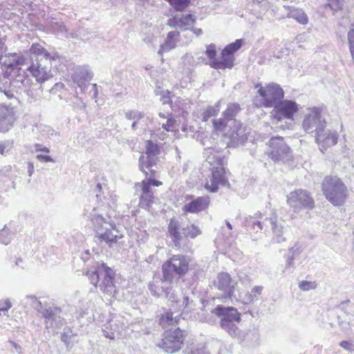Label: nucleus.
Here are the masks:
<instances>
[{"label":"nucleus","instance_id":"f257e3e1","mask_svg":"<svg viewBox=\"0 0 354 354\" xmlns=\"http://www.w3.org/2000/svg\"><path fill=\"white\" fill-rule=\"evenodd\" d=\"M93 270H88L86 275L91 283L97 288V284L100 290L107 296L113 297L117 292L113 269L104 262H96Z\"/></svg>","mask_w":354,"mask_h":354},{"label":"nucleus","instance_id":"f03ea898","mask_svg":"<svg viewBox=\"0 0 354 354\" xmlns=\"http://www.w3.org/2000/svg\"><path fill=\"white\" fill-rule=\"evenodd\" d=\"M167 228L169 237L174 246L183 250L189 248V238L194 239L202 233L198 226L194 224L185 225L174 218L169 221Z\"/></svg>","mask_w":354,"mask_h":354},{"label":"nucleus","instance_id":"7ed1b4c3","mask_svg":"<svg viewBox=\"0 0 354 354\" xmlns=\"http://www.w3.org/2000/svg\"><path fill=\"white\" fill-rule=\"evenodd\" d=\"M91 222L95 227L96 242H105L111 247L124 236L122 230L110 217L105 218L102 214L93 213L91 214Z\"/></svg>","mask_w":354,"mask_h":354},{"label":"nucleus","instance_id":"20e7f679","mask_svg":"<svg viewBox=\"0 0 354 354\" xmlns=\"http://www.w3.org/2000/svg\"><path fill=\"white\" fill-rule=\"evenodd\" d=\"M322 191L326 199L333 205H343L348 198V189L337 176H327L322 183Z\"/></svg>","mask_w":354,"mask_h":354},{"label":"nucleus","instance_id":"39448f33","mask_svg":"<svg viewBox=\"0 0 354 354\" xmlns=\"http://www.w3.org/2000/svg\"><path fill=\"white\" fill-rule=\"evenodd\" d=\"M189 259L183 254L173 255L162 266L165 280L176 283L189 271Z\"/></svg>","mask_w":354,"mask_h":354},{"label":"nucleus","instance_id":"423d86ee","mask_svg":"<svg viewBox=\"0 0 354 354\" xmlns=\"http://www.w3.org/2000/svg\"><path fill=\"white\" fill-rule=\"evenodd\" d=\"M323 111L322 107L316 106L307 109L302 122V129L306 133H314V136L319 134V137L320 136L326 127V121L322 114Z\"/></svg>","mask_w":354,"mask_h":354},{"label":"nucleus","instance_id":"0eeeda50","mask_svg":"<svg viewBox=\"0 0 354 354\" xmlns=\"http://www.w3.org/2000/svg\"><path fill=\"white\" fill-rule=\"evenodd\" d=\"M257 93L261 99H254V104L258 107L274 108L284 97L282 88L276 83L269 84L266 87L261 86Z\"/></svg>","mask_w":354,"mask_h":354},{"label":"nucleus","instance_id":"6e6552de","mask_svg":"<svg viewBox=\"0 0 354 354\" xmlns=\"http://www.w3.org/2000/svg\"><path fill=\"white\" fill-rule=\"evenodd\" d=\"M93 73L87 66L77 67L72 75V80L81 90L82 93H86L91 99H95L98 95L97 85L90 84Z\"/></svg>","mask_w":354,"mask_h":354},{"label":"nucleus","instance_id":"1a4fd4ad","mask_svg":"<svg viewBox=\"0 0 354 354\" xmlns=\"http://www.w3.org/2000/svg\"><path fill=\"white\" fill-rule=\"evenodd\" d=\"M184 331L179 328L169 329L163 333L162 341L157 346L168 353L179 351L184 345Z\"/></svg>","mask_w":354,"mask_h":354},{"label":"nucleus","instance_id":"9d476101","mask_svg":"<svg viewBox=\"0 0 354 354\" xmlns=\"http://www.w3.org/2000/svg\"><path fill=\"white\" fill-rule=\"evenodd\" d=\"M287 203L297 213L302 209H312L315 201L311 194L306 189H297L287 196Z\"/></svg>","mask_w":354,"mask_h":354},{"label":"nucleus","instance_id":"9b49d317","mask_svg":"<svg viewBox=\"0 0 354 354\" xmlns=\"http://www.w3.org/2000/svg\"><path fill=\"white\" fill-rule=\"evenodd\" d=\"M270 150L269 156L274 162L289 164L292 159L290 148L286 145L283 137H273L269 140Z\"/></svg>","mask_w":354,"mask_h":354},{"label":"nucleus","instance_id":"f8f14e48","mask_svg":"<svg viewBox=\"0 0 354 354\" xmlns=\"http://www.w3.org/2000/svg\"><path fill=\"white\" fill-rule=\"evenodd\" d=\"M26 71L34 77L39 83H43L53 77L51 60L32 59Z\"/></svg>","mask_w":354,"mask_h":354},{"label":"nucleus","instance_id":"ddd939ff","mask_svg":"<svg viewBox=\"0 0 354 354\" xmlns=\"http://www.w3.org/2000/svg\"><path fill=\"white\" fill-rule=\"evenodd\" d=\"M212 313L221 317L220 326L226 332L228 330L227 326L229 328L233 327L241 321V314L234 307L218 305Z\"/></svg>","mask_w":354,"mask_h":354},{"label":"nucleus","instance_id":"4468645a","mask_svg":"<svg viewBox=\"0 0 354 354\" xmlns=\"http://www.w3.org/2000/svg\"><path fill=\"white\" fill-rule=\"evenodd\" d=\"M236 284V281L232 279L227 272L218 273L216 279L214 281V285L223 292V297L231 301L236 299L234 295Z\"/></svg>","mask_w":354,"mask_h":354},{"label":"nucleus","instance_id":"2eb2a0df","mask_svg":"<svg viewBox=\"0 0 354 354\" xmlns=\"http://www.w3.org/2000/svg\"><path fill=\"white\" fill-rule=\"evenodd\" d=\"M40 313L45 319L46 328H60L65 324L62 310L59 307L48 306L42 308Z\"/></svg>","mask_w":354,"mask_h":354},{"label":"nucleus","instance_id":"dca6fc26","mask_svg":"<svg viewBox=\"0 0 354 354\" xmlns=\"http://www.w3.org/2000/svg\"><path fill=\"white\" fill-rule=\"evenodd\" d=\"M298 111L297 104L292 100H281L277 104L272 112L274 119L282 120L283 119L292 120L293 116Z\"/></svg>","mask_w":354,"mask_h":354},{"label":"nucleus","instance_id":"f3484780","mask_svg":"<svg viewBox=\"0 0 354 354\" xmlns=\"http://www.w3.org/2000/svg\"><path fill=\"white\" fill-rule=\"evenodd\" d=\"M225 174V171L224 167H214L212 172V176L209 180H207L205 185V188L211 192H216L218 189L219 185L225 186L227 184L229 185Z\"/></svg>","mask_w":354,"mask_h":354},{"label":"nucleus","instance_id":"a211bd4d","mask_svg":"<svg viewBox=\"0 0 354 354\" xmlns=\"http://www.w3.org/2000/svg\"><path fill=\"white\" fill-rule=\"evenodd\" d=\"M160 153L158 146L151 140H148L146 145V156L142 155L139 158V168L144 171V162H147L148 167L156 165L158 158L156 156Z\"/></svg>","mask_w":354,"mask_h":354},{"label":"nucleus","instance_id":"6ab92c4d","mask_svg":"<svg viewBox=\"0 0 354 354\" xmlns=\"http://www.w3.org/2000/svg\"><path fill=\"white\" fill-rule=\"evenodd\" d=\"M17 119L14 109L8 106H0V132H7L12 127Z\"/></svg>","mask_w":354,"mask_h":354},{"label":"nucleus","instance_id":"aec40b11","mask_svg":"<svg viewBox=\"0 0 354 354\" xmlns=\"http://www.w3.org/2000/svg\"><path fill=\"white\" fill-rule=\"evenodd\" d=\"M171 285L174 283L166 281L162 274V278H153V281L149 283V290L153 296L160 297L169 293Z\"/></svg>","mask_w":354,"mask_h":354},{"label":"nucleus","instance_id":"412c9836","mask_svg":"<svg viewBox=\"0 0 354 354\" xmlns=\"http://www.w3.org/2000/svg\"><path fill=\"white\" fill-rule=\"evenodd\" d=\"M314 137L316 142L320 146L321 150L323 151V149L326 150L328 147L335 145L337 143L339 136L337 132L326 130L325 129L321 133L319 137V134L314 136Z\"/></svg>","mask_w":354,"mask_h":354},{"label":"nucleus","instance_id":"4be33fe9","mask_svg":"<svg viewBox=\"0 0 354 354\" xmlns=\"http://www.w3.org/2000/svg\"><path fill=\"white\" fill-rule=\"evenodd\" d=\"M209 204L207 196H199L191 202L185 204L183 210L186 213L197 214L206 209Z\"/></svg>","mask_w":354,"mask_h":354},{"label":"nucleus","instance_id":"5701e85b","mask_svg":"<svg viewBox=\"0 0 354 354\" xmlns=\"http://www.w3.org/2000/svg\"><path fill=\"white\" fill-rule=\"evenodd\" d=\"M269 222L272 225V230L273 236L272 238V243H281L286 240V228L283 226L282 223L279 222L275 216L271 217Z\"/></svg>","mask_w":354,"mask_h":354},{"label":"nucleus","instance_id":"b1692460","mask_svg":"<svg viewBox=\"0 0 354 354\" xmlns=\"http://www.w3.org/2000/svg\"><path fill=\"white\" fill-rule=\"evenodd\" d=\"M30 53L31 54V55L29 56L30 59L55 60L58 57L57 53L53 55L49 53L39 44H32L30 48Z\"/></svg>","mask_w":354,"mask_h":354},{"label":"nucleus","instance_id":"393cba45","mask_svg":"<svg viewBox=\"0 0 354 354\" xmlns=\"http://www.w3.org/2000/svg\"><path fill=\"white\" fill-rule=\"evenodd\" d=\"M137 187H140V205L143 208H149L154 201V196L152 189H149V185L139 183Z\"/></svg>","mask_w":354,"mask_h":354},{"label":"nucleus","instance_id":"a878e982","mask_svg":"<svg viewBox=\"0 0 354 354\" xmlns=\"http://www.w3.org/2000/svg\"><path fill=\"white\" fill-rule=\"evenodd\" d=\"M227 133L231 140L237 145L244 144L248 138L245 127L239 122L235 123L234 127Z\"/></svg>","mask_w":354,"mask_h":354},{"label":"nucleus","instance_id":"bb28decb","mask_svg":"<svg viewBox=\"0 0 354 354\" xmlns=\"http://www.w3.org/2000/svg\"><path fill=\"white\" fill-rule=\"evenodd\" d=\"M234 55L224 53V51L222 50L221 60L214 59L209 63V65L215 69L232 68L234 66Z\"/></svg>","mask_w":354,"mask_h":354},{"label":"nucleus","instance_id":"cd10ccee","mask_svg":"<svg viewBox=\"0 0 354 354\" xmlns=\"http://www.w3.org/2000/svg\"><path fill=\"white\" fill-rule=\"evenodd\" d=\"M227 331L228 334L233 338L237 339L239 342H243L245 340H252L250 338V335L258 337V334L255 331H247L241 330L236 324L231 328H229Z\"/></svg>","mask_w":354,"mask_h":354},{"label":"nucleus","instance_id":"c85d7f7f","mask_svg":"<svg viewBox=\"0 0 354 354\" xmlns=\"http://www.w3.org/2000/svg\"><path fill=\"white\" fill-rule=\"evenodd\" d=\"M8 57H12V60L9 64L8 67L12 68V70H15V68H19L21 66H28L32 59H30L29 55H24L17 53H9Z\"/></svg>","mask_w":354,"mask_h":354},{"label":"nucleus","instance_id":"c756f323","mask_svg":"<svg viewBox=\"0 0 354 354\" xmlns=\"http://www.w3.org/2000/svg\"><path fill=\"white\" fill-rule=\"evenodd\" d=\"M179 37L180 32L177 30L169 32L165 43L160 46L158 53L161 54L163 51H169L174 49L176 46Z\"/></svg>","mask_w":354,"mask_h":354},{"label":"nucleus","instance_id":"7c9ffc66","mask_svg":"<svg viewBox=\"0 0 354 354\" xmlns=\"http://www.w3.org/2000/svg\"><path fill=\"white\" fill-rule=\"evenodd\" d=\"M338 308L348 317V322L347 323L339 321V325L342 328H347L351 317L354 316V303H351L350 300L342 301L339 304Z\"/></svg>","mask_w":354,"mask_h":354},{"label":"nucleus","instance_id":"2f4dec72","mask_svg":"<svg viewBox=\"0 0 354 354\" xmlns=\"http://www.w3.org/2000/svg\"><path fill=\"white\" fill-rule=\"evenodd\" d=\"M124 115L127 120H133L131 129L133 131H136L138 129L139 120L145 117V113L138 110H128L124 112Z\"/></svg>","mask_w":354,"mask_h":354},{"label":"nucleus","instance_id":"473e14b6","mask_svg":"<svg viewBox=\"0 0 354 354\" xmlns=\"http://www.w3.org/2000/svg\"><path fill=\"white\" fill-rule=\"evenodd\" d=\"M180 316L173 317V313H166L160 319V325L165 328L176 326L180 320Z\"/></svg>","mask_w":354,"mask_h":354},{"label":"nucleus","instance_id":"72a5a7b5","mask_svg":"<svg viewBox=\"0 0 354 354\" xmlns=\"http://www.w3.org/2000/svg\"><path fill=\"white\" fill-rule=\"evenodd\" d=\"M37 129L39 133L38 139H53L57 136V133L47 125L40 124L37 126Z\"/></svg>","mask_w":354,"mask_h":354},{"label":"nucleus","instance_id":"f704fd0d","mask_svg":"<svg viewBox=\"0 0 354 354\" xmlns=\"http://www.w3.org/2000/svg\"><path fill=\"white\" fill-rule=\"evenodd\" d=\"M49 26L51 28V30L57 36H62L65 37H69L68 30L63 22L51 20L49 22Z\"/></svg>","mask_w":354,"mask_h":354},{"label":"nucleus","instance_id":"c9c22d12","mask_svg":"<svg viewBox=\"0 0 354 354\" xmlns=\"http://www.w3.org/2000/svg\"><path fill=\"white\" fill-rule=\"evenodd\" d=\"M241 108L240 105L238 103H231L227 105V109L223 112V115L227 121L234 120V123H236V121L234 120V118L236 116L238 113L240 111Z\"/></svg>","mask_w":354,"mask_h":354},{"label":"nucleus","instance_id":"e433bc0d","mask_svg":"<svg viewBox=\"0 0 354 354\" xmlns=\"http://www.w3.org/2000/svg\"><path fill=\"white\" fill-rule=\"evenodd\" d=\"M178 19L179 28L181 30H188L190 27H192L196 22V17L191 14L178 16Z\"/></svg>","mask_w":354,"mask_h":354},{"label":"nucleus","instance_id":"4c0bfd02","mask_svg":"<svg viewBox=\"0 0 354 354\" xmlns=\"http://www.w3.org/2000/svg\"><path fill=\"white\" fill-rule=\"evenodd\" d=\"M165 296L168 300L171 310L178 312V304L180 303L181 296H178L174 292L173 285H171V289L169 290V293L165 294Z\"/></svg>","mask_w":354,"mask_h":354},{"label":"nucleus","instance_id":"58836bf2","mask_svg":"<svg viewBox=\"0 0 354 354\" xmlns=\"http://www.w3.org/2000/svg\"><path fill=\"white\" fill-rule=\"evenodd\" d=\"M288 17H291L297 20L301 24H306L308 21V17L305 12L298 8H292L288 15Z\"/></svg>","mask_w":354,"mask_h":354},{"label":"nucleus","instance_id":"ea45409f","mask_svg":"<svg viewBox=\"0 0 354 354\" xmlns=\"http://www.w3.org/2000/svg\"><path fill=\"white\" fill-rule=\"evenodd\" d=\"M244 43L243 39H236L235 41L227 44L223 50L224 53H227L234 55L238 51Z\"/></svg>","mask_w":354,"mask_h":354},{"label":"nucleus","instance_id":"a19ab883","mask_svg":"<svg viewBox=\"0 0 354 354\" xmlns=\"http://www.w3.org/2000/svg\"><path fill=\"white\" fill-rule=\"evenodd\" d=\"M62 341L64 342L67 348H72L74 344L75 335L70 328H64L61 336Z\"/></svg>","mask_w":354,"mask_h":354},{"label":"nucleus","instance_id":"79ce46f5","mask_svg":"<svg viewBox=\"0 0 354 354\" xmlns=\"http://www.w3.org/2000/svg\"><path fill=\"white\" fill-rule=\"evenodd\" d=\"M17 70L16 77L15 78L14 82L17 84H21L22 86H26L29 84L30 80L28 78V75L26 74V68L22 69L21 67L19 68H15Z\"/></svg>","mask_w":354,"mask_h":354},{"label":"nucleus","instance_id":"37998d69","mask_svg":"<svg viewBox=\"0 0 354 354\" xmlns=\"http://www.w3.org/2000/svg\"><path fill=\"white\" fill-rule=\"evenodd\" d=\"M219 112V106L216 104L214 106H207V109L202 113L201 119L203 122H207L208 120L216 116Z\"/></svg>","mask_w":354,"mask_h":354},{"label":"nucleus","instance_id":"c03bdc74","mask_svg":"<svg viewBox=\"0 0 354 354\" xmlns=\"http://www.w3.org/2000/svg\"><path fill=\"white\" fill-rule=\"evenodd\" d=\"M192 302L193 301L190 300L187 295L183 294L178 304V312L184 311L185 309H187V310H190Z\"/></svg>","mask_w":354,"mask_h":354},{"label":"nucleus","instance_id":"a18cd8bd","mask_svg":"<svg viewBox=\"0 0 354 354\" xmlns=\"http://www.w3.org/2000/svg\"><path fill=\"white\" fill-rule=\"evenodd\" d=\"M245 225L251 230H255V226H257V232L261 230L263 228L262 223L255 218L251 216L245 218Z\"/></svg>","mask_w":354,"mask_h":354},{"label":"nucleus","instance_id":"49530a36","mask_svg":"<svg viewBox=\"0 0 354 354\" xmlns=\"http://www.w3.org/2000/svg\"><path fill=\"white\" fill-rule=\"evenodd\" d=\"M190 3V0H174V1L171 3V6L176 11L182 12L189 6Z\"/></svg>","mask_w":354,"mask_h":354},{"label":"nucleus","instance_id":"de8ad7c7","mask_svg":"<svg viewBox=\"0 0 354 354\" xmlns=\"http://www.w3.org/2000/svg\"><path fill=\"white\" fill-rule=\"evenodd\" d=\"M0 242L6 245H8L12 239L11 232L6 226L0 230Z\"/></svg>","mask_w":354,"mask_h":354},{"label":"nucleus","instance_id":"09e8293b","mask_svg":"<svg viewBox=\"0 0 354 354\" xmlns=\"http://www.w3.org/2000/svg\"><path fill=\"white\" fill-rule=\"evenodd\" d=\"M328 3L325 4V8H330L333 12H337L342 9L343 0H328Z\"/></svg>","mask_w":354,"mask_h":354},{"label":"nucleus","instance_id":"8fccbe9b","mask_svg":"<svg viewBox=\"0 0 354 354\" xmlns=\"http://www.w3.org/2000/svg\"><path fill=\"white\" fill-rule=\"evenodd\" d=\"M167 119L165 123H162V128L167 131H173L176 128V120L172 118L171 114H168Z\"/></svg>","mask_w":354,"mask_h":354},{"label":"nucleus","instance_id":"3c124183","mask_svg":"<svg viewBox=\"0 0 354 354\" xmlns=\"http://www.w3.org/2000/svg\"><path fill=\"white\" fill-rule=\"evenodd\" d=\"M347 39L349 45V50L354 63V28L350 29L348 32Z\"/></svg>","mask_w":354,"mask_h":354},{"label":"nucleus","instance_id":"603ef678","mask_svg":"<svg viewBox=\"0 0 354 354\" xmlns=\"http://www.w3.org/2000/svg\"><path fill=\"white\" fill-rule=\"evenodd\" d=\"M263 286H256L252 290L248 296V299L250 302L258 300V295H261L263 290Z\"/></svg>","mask_w":354,"mask_h":354},{"label":"nucleus","instance_id":"864d4df0","mask_svg":"<svg viewBox=\"0 0 354 354\" xmlns=\"http://www.w3.org/2000/svg\"><path fill=\"white\" fill-rule=\"evenodd\" d=\"M227 120L224 117L223 118L214 119L212 123L214 129L216 131H223L227 126Z\"/></svg>","mask_w":354,"mask_h":354},{"label":"nucleus","instance_id":"5fc2aeb1","mask_svg":"<svg viewBox=\"0 0 354 354\" xmlns=\"http://www.w3.org/2000/svg\"><path fill=\"white\" fill-rule=\"evenodd\" d=\"M299 288L303 291L314 290L317 288L315 281H302L299 283Z\"/></svg>","mask_w":354,"mask_h":354},{"label":"nucleus","instance_id":"6e6d98bb","mask_svg":"<svg viewBox=\"0 0 354 354\" xmlns=\"http://www.w3.org/2000/svg\"><path fill=\"white\" fill-rule=\"evenodd\" d=\"M216 53H217V51H216L215 44H211L207 46L205 54L208 57V58L210 59V62L212 60L216 59Z\"/></svg>","mask_w":354,"mask_h":354},{"label":"nucleus","instance_id":"4d7b16f0","mask_svg":"<svg viewBox=\"0 0 354 354\" xmlns=\"http://www.w3.org/2000/svg\"><path fill=\"white\" fill-rule=\"evenodd\" d=\"M0 93H3L9 100L16 99L14 91L7 88L6 84H3V87H0Z\"/></svg>","mask_w":354,"mask_h":354},{"label":"nucleus","instance_id":"13d9d810","mask_svg":"<svg viewBox=\"0 0 354 354\" xmlns=\"http://www.w3.org/2000/svg\"><path fill=\"white\" fill-rule=\"evenodd\" d=\"M140 183L149 185V189H151V186L158 187L159 185H162V182L154 179L153 177H149L145 180H143Z\"/></svg>","mask_w":354,"mask_h":354},{"label":"nucleus","instance_id":"bf43d9fd","mask_svg":"<svg viewBox=\"0 0 354 354\" xmlns=\"http://www.w3.org/2000/svg\"><path fill=\"white\" fill-rule=\"evenodd\" d=\"M64 88V84L62 82H57L54 84L49 91L53 95H59V96H60L59 93Z\"/></svg>","mask_w":354,"mask_h":354},{"label":"nucleus","instance_id":"052dcab7","mask_svg":"<svg viewBox=\"0 0 354 354\" xmlns=\"http://www.w3.org/2000/svg\"><path fill=\"white\" fill-rule=\"evenodd\" d=\"M156 165H151L150 167H148L147 162L145 161L144 162V171H142L147 176L149 175L150 177H154L156 173V169H154L153 167Z\"/></svg>","mask_w":354,"mask_h":354},{"label":"nucleus","instance_id":"680f3d73","mask_svg":"<svg viewBox=\"0 0 354 354\" xmlns=\"http://www.w3.org/2000/svg\"><path fill=\"white\" fill-rule=\"evenodd\" d=\"M12 305L9 301H6L0 303V315L8 316V311L11 308Z\"/></svg>","mask_w":354,"mask_h":354},{"label":"nucleus","instance_id":"e2e57ef3","mask_svg":"<svg viewBox=\"0 0 354 354\" xmlns=\"http://www.w3.org/2000/svg\"><path fill=\"white\" fill-rule=\"evenodd\" d=\"M179 21L178 16L176 15L174 17H172L168 20L167 25L173 28H179V21Z\"/></svg>","mask_w":354,"mask_h":354},{"label":"nucleus","instance_id":"0e129e2a","mask_svg":"<svg viewBox=\"0 0 354 354\" xmlns=\"http://www.w3.org/2000/svg\"><path fill=\"white\" fill-rule=\"evenodd\" d=\"M7 46L2 39H0V66L2 64L4 53L7 51Z\"/></svg>","mask_w":354,"mask_h":354},{"label":"nucleus","instance_id":"69168bd1","mask_svg":"<svg viewBox=\"0 0 354 354\" xmlns=\"http://www.w3.org/2000/svg\"><path fill=\"white\" fill-rule=\"evenodd\" d=\"M161 101L162 104H169L170 102V92L168 90L162 91Z\"/></svg>","mask_w":354,"mask_h":354},{"label":"nucleus","instance_id":"338daca9","mask_svg":"<svg viewBox=\"0 0 354 354\" xmlns=\"http://www.w3.org/2000/svg\"><path fill=\"white\" fill-rule=\"evenodd\" d=\"M294 253L292 257H289L287 260V263L286 264L284 271H289L290 272H292L293 268V259H294Z\"/></svg>","mask_w":354,"mask_h":354},{"label":"nucleus","instance_id":"774afa93","mask_svg":"<svg viewBox=\"0 0 354 354\" xmlns=\"http://www.w3.org/2000/svg\"><path fill=\"white\" fill-rule=\"evenodd\" d=\"M37 159L41 162H54V160L50 156L47 155L38 154L36 156Z\"/></svg>","mask_w":354,"mask_h":354}]
</instances>
